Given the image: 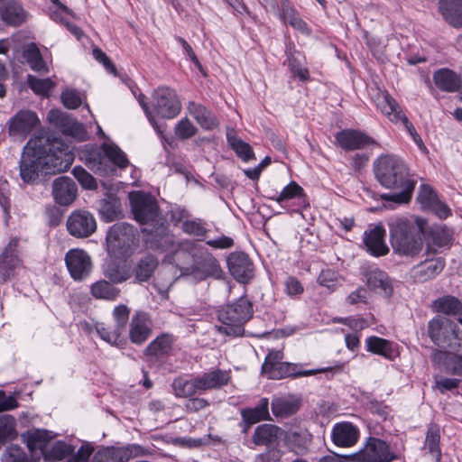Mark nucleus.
<instances>
[{
  "instance_id": "obj_29",
  "label": "nucleus",
  "mask_w": 462,
  "mask_h": 462,
  "mask_svg": "<svg viewBox=\"0 0 462 462\" xmlns=\"http://www.w3.org/2000/svg\"><path fill=\"white\" fill-rule=\"evenodd\" d=\"M0 17L6 24L16 26L25 20V13L17 0H0Z\"/></svg>"
},
{
  "instance_id": "obj_9",
  "label": "nucleus",
  "mask_w": 462,
  "mask_h": 462,
  "mask_svg": "<svg viewBox=\"0 0 462 462\" xmlns=\"http://www.w3.org/2000/svg\"><path fill=\"white\" fill-rule=\"evenodd\" d=\"M136 235L134 228L127 223L113 225L106 235L108 250L116 253L126 254L128 249L135 244Z\"/></svg>"
},
{
  "instance_id": "obj_19",
  "label": "nucleus",
  "mask_w": 462,
  "mask_h": 462,
  "mask_svg": "<svg viewBox=\"0 0 462 462\" xmlns=\"http://www.w3.org/2000/svg\"><path fill=\"white\" fill-rule=\"evenodd\" d=\"M18 239L12 238L0 254V281L5 282L20 268L21 260L17 251Z\"/></svg>"
},
{
  "instance_id": "obj_5",
  "label": "nucleus",
  "mask_w": 462,
  "mask_h": 462,
  "mask_svg": "<svg viewBox=\"0 0 462 462\" xmlns=\"http://www.w3.org/2000/svg\"><path fill=\"white\" fill-rule=\"evenodd\" d=\"M253 316L251 302L245 298H240L233 304L227 305L218 311V319L222 326L219 330L226 335L240 337L244 335V325Z\"/></svg>"
},
{
  "instance_id": "obj_31",
  "label": "nucleus",
  "mask_w": 462,
  "mask_h": 462,
  "mask_svg": "<svg viewBox=\"0 0 462 462\" xmlns=\"http://www.w3.org/2000/svg\"><path fill=\"white\" fill-rule=\"evenodd\" d=\"M197 250L196 245L191 241L178 242L177 246L169 257V261L180 268H184L185 265L195 262L194 257Z\"/></svg>"
},
{
  "instance_id": "obj_56",
  "label": "nucleus",
  "mask_w": 462,
  "mask_h": 462,
  "mask_svg": "<svg viewBox=\"0 0 462 462\" xmlns=\"http://www.w3.org/2000/svg\"><path fill=\"white\" fill-rule=\"evenodd\" d=\"M72 173L83 189L90 190L97 189V185L96 180L83 167L76 166L72 170Z\"/></svg>"
},
{
  "instance_id": "obj_41",
  "label": "nucleus",
  "mask_w": 462,
  "mask_h": 462,
  "mask_svg": "<svg viewBox=\"0 0 462 462\" xmlns=\"http://www.w3.org/2000/svg\"><path fill=\"white\" fill-rule=\"evenodd\" d=\"M241 416L243 421H249V424H255L261 420L270 419L269 401L267 398H262L254 408H246L242 410Z\"/></svg>"
},
{
  "instance_id": "obj_15",
  "label": "nucleus",
  "mask_w": 462,
  "mask_h": 462,
  "mask_svg": "<svg viewBox=\"0 0 462 462\" xmlns=\"http://www.w3.org/2000/svg\"><path fill=\"white\" fill-rule=\"evenodd\" d=\"M375 103L381 112L392 122L397 123L402 121L406 130L411 136L417 134L412 124L408 120L406 116L402 113V110L396 100L391 97L388 92H380L376 97Z\"/></svg>"
},
{
  "instance_id": "obj_39",
  "label": "nucleus",
  "mask_w": 462,
  "mask_h": 462,
  "mask_svg": "<svg viewBox=\"0 0 462 462\" xmlns=\"http://www.w3.org/2000/svg\"><path fill=\"white\" fill-rule=\"evenodd\" d=\"M9 134L23 139L29 135V111L21 110L9 121Z\"/></svg>"
},
{
  "instance_id": "obj_58",
  "label": "nucleus",
  "mask_w": 462,
  "mask_h": 462,
  "mask_svg": "<svg viewBox=\"0 0 462 462\" xmlns=\"http://www.w3.org/2000/svg\"><path fill=\"white\" fill-rule=\"evenodd\" d=\"M439 199L433 189L429 185H421L418 195V201L421 207L429 209V208Z\"/></svg>"
},
{
  "instance_id": "obj_53",
  "label": "nucleus",
  "mask_w": 462,
  "mask_h": 462,
  "mask_svg": "<svg viewBox=\"0 0 462 462\" xmlns=\"http://www.w3.org/2000/svg\"><path fill=\"white\" fill-rule=\"evenodd\" d=\"M15 436L14 420L11 416L0 417V447Z\"/></svg>"
},
{
  "instance_id": "obj_33",
  "label": "nucleus",
  "mask_w": 462,
  "mask_h": 462,
  "mask_svg": "<svg viewBox=\"0 0 462 462\" xmlns=\"http://www.w3.org/2000/svg\"><path fill=\"white\" fill-rule=\"evenodd\" d=\"M433 81L436 87L446 92L458 90L461 84L459 76L449 69H439L433 74Z\"/></svg>"
},
{
  "instance_id": "obj_57",
  "label": "nucleus",
  "mask_w": 462,
  "mask_h": 462,
  "mask_svg": "<svg viewBox=\"0 0 462 462\" xmlns=\"http://www.w3.org/2000/svg\"><path fill=\"white\" fill-rule=\"evenodd\" d=\"M31 69L47 73L49 72L48 66L43 60L42 54L35 43L31 42Z\"/></svg>"
},
{
  "instance_id": "obj_12",
  "label": "nucleus",
  "mask_w": 462,
  "mask_h": 462,
  "mask_svg": "<svg viewBox=\"0 0 462 462\" xmlns=\"http://www.w3.org/2000/svg\"><path fill=\"white\" fill-rule=\"evenodd\" d=\"M132 211L141 224L153 221L158 215V205L153 197L141 191L130 193Z\"/></svg>"
},
{
  "instance_id": "obj_4",
  "label": "nucleus",
  "mask_w": 462,
  "mask_h": 462,
  "mask_svg": "<svg viewBox=\"0 0 462 462\" xmlns=\"http://www.w3.org/2000/svg\"><path fill=\"white\" fill-rule=\"evenodd\" d=\"M85 162L95 173L107 176L116 171V167L126 168L129 161L125 153L113 143H104L87 151Z\"/></svg>"
},
{
  "instance_id": "obj_6",
  "label": "nucleus",
  "mask_w": 462,
  "mask_h": 462,
  "mask_svg": "<svg viewBox=\"0 0 462 462\" xmlns=\"http://www.w3.org/2000/svg\"><path fill=\"white\" fill-rule=\"evenodd\" d=\"M54 438L51 431L39 429H31V457L33 450L39 448L45 460L60 461L74 452V448L64 441H56L49 445Z\"/></svg>"
},
{
  "instance_id": "obj_25",
  "label": "nucleus",
  "mask_w": 462,
  "mask_h": 462,
  "mask_svg": "<svg viewBox=\"0 0 462 462\" xmlns=\"http://www.w3.org/2000/svg\"><path fill=\"white\" fill-rule=\"evenodd\" d=\"M335 138L339 146L346 151L363 149L365 146L374 143L371 137L359 131L352 129H346L338 132Z\"/></svg>"
},
{
  "instance_id": "obj_44",
  "label": "nucleus",
  "mask_w": 462,
  "mask_h": 462,
  "mask_svg": "<svg viewBox=\"0 0 462 462\" xmlns=\"http://www.w3.org/2000/svg\"><path fill=\"white\" fill-rule=\"evenodd\" d=\"M172 390L176 397L186 398L200 393L197 377L187 379L178 377L172 382Z\"/></svg>"
},
{
  "instance_id": "obj_51",
  "label": "nucleus",
  "mask_w": 462,
  "mask_h": 462,
  "mask_svg": "<svg viewBox=\"0 0 462 462\" xmlns=\"http://www.w3.org/2000/svg\"><path fill=\"white\" fill-rule=\"evenodd\" d=\"M60 99L66 108L76 109L83 104L85 96L76 89L66 88L62 91Z\"/></svg>"
},
{
  "instance_id": "obj_22",
  "label": "nucleus",
  "mask_w": 462,
  "mask_h": 462,
  "mask_svg": "<svg viewBox=\"0 0 462 462\" xmlns=\"http://www.w3.org/2000/svg\"><path fill=\"white\" fill-rule=\"evenodd\" d=\"M230 273L240 282H247L253 277V263L247 254L234 252L227 257Z\"/></svg>"
},
{
  "instance_id": "obj_61",
  "label": "nucleus",
  "mask_w": 462,
  "mask_h": 462,
  "mask_svg": "<svg viewBox=\"0 0 462 462\" xmlns=\"http://www.w3.org/2000/svg\"><path fill=\"white\" fill-rule=\"evenodd\" d=\"M175 133L181 139H189L196 134L197 128L188 118H183L176 125Z\"/></svg>"
},
{
  "instance_id": "obj_43",
  "label": "nucleus",
  "mask_w": 462,
  "mask_h": 462,
  "mask_svg": "<svg viewBox=\"0 0 462 462\" xmlns=\"http://www.w3.org/2000/svg\"><path fill=\"white\" fill-rule=\"evenodd\" d=\"M90 292L96 299L115 300L120 295V290L106 280H99L91 285Z\"/></svg>"
},
{
  "instance_id": "obj_16",
  "label": "nucleus",
  "mask_w": 462,
  "mask_h": 462,
  "mask_svg": "<svg viewBox=\"0 0 462 462\" xmlns=\"http://www.w3.org/2000/svg\"><path fill=\"white\" fill-rule=\"evenodd\" d=\"M65 262L70 276L75 281L88 277L92 269L90 256L81 249H71L65 255Z\"/></svg>"
},
{
  "instance_id": "obj_48",
  "label": "nucleus",
  "mask_w": 462,
  "mask_h": 462,
  "mask_svg": "<svg viewBox=\"0 0 462 462\" xmlns=\"http://www.w3.org/2000/svg\"><path fill=\"white\" fill-rule=\"evenodd\" d=\"M434 307L438 312L447 315H457L462 310L461 302L457 298L451 296L435 300Z\"/></svg>"
},
{
  "instance_id": "obj_21",
  "label": "nucleus",
  "mask_w": 462,
  "mask_h": 462,
  "mask_svg": "<svg viewBox=\"0 0 462 462\" xmlns=\"http://www.w3.org/2000/svg\"><path fill=\"white\" fill-rule=\"evenodd\" d=\"M274 365L275 366L263 374L269 379L279 380L285 377L310 376L319 373H325L329 370V368L303 370L301 364L288 362H282Z\"/></svg>"
},
{
  "instance_id": "obj_35",
  "label": "nucleus",
  "mask_w": 462,
  "mask_h": 462,
  "mask_svg": "<svg viewBox=\"0 0 462 462\" xmlns=\"http://www.w3.org/2000/svg\"><path fill=\"white\" fill-rule=\"evenodd\" d=\"M453 232L446 226H435L430 230L428 240V251L436 253L438 249L448 247L451 245Z\"/></svg>"
},
{
  "instance_id": "obj_47",
  "label": "nucleus",
  "mask_w": 462,
  "mask_h": 462,
  "mask_svg": "<svg viewBox=\"0 0 462 462\" xmlns=\"http://www.w3.org/2000/svg\"><path fill=\"white\" fill-rule=\"evenodd\" d=\"M99 212L102 218L106 222L115 220L120 214V202L117 198L108 196L100 203Z\"/></svg>"
},
{
  "instance_id": "obj_10",
  "label": "nucleus",
  "mask_w": 462,
  "mask_h": 462,
  "mask_svg": "<svg viewBox=\"0 0 462 462\" xmlns=\"http://www.w3.org/2000/svg\"><path fill=\"white\" fill-rule=\"evenodd\" d=\"M152 98L157 114L163 118H174L181 110V103L176 92L170 88H158L154 90Z\"/></svg>"
},
{
  "instance_id": "obj_23",
  "label": "nucleus",
  "mask_w": 462,
  "mask_h": 462,
  "mask_svg": "<svg viewBox=\"0 0 462 462\" xmlns=\"http://www.w3.org/2000/svg\"><path fill=\"white\" fill-rule=\"evenodd\" d=\"M359 436V429L348 421L336 423L331 430L332 442L339 448H351L355 446Z\"/></svg>"
},
{
  "instance_id": "obj_59",
  "label": "nucleus",
  "mask_w": 462,
  "mask_h": 462,
  "mask_svg": "<svg viewBox=\"0 0 462 462\" xmlns=\"http://www.w3.org/2000/svg\"><path fill=\"white\" fill-rule=\"evenodd\" d=\"M177 245H178V242L175 241L174 236L171 234H168V233L159 236L154 241V245L158 249L167 252L168 257L171 256V254L174 251Z\"/></svg>"
},
{
  "instance_id": "obj_45",
  "label": "nucleus",
  "mask_w": 462,
  "mask_h": 462,
  "mask_svg": "<svg viewBox=\"0 0 462 462\" xmlns=\"http://www.w3.org/2000/svg\"><path fill=\"white\" fill-rule=\"evenodd\" d=\"M174 338L171 335L162 334L152 340L145 349L147 355L162 356L168 354L172 347Z\"/></svg>"
},
{
  "instance_id": "obj_26",
  "label": "nucleus",
  "mask_w": 462,
  "mask_h": 462,
  "mask_svg": "<svg viewBox=\"0 0 462 462\" xmlns=\"http://www.w3.org/2000/svg\"><path fill=\"white\" fill-rule=\"evenodd\" d=\"M187 270H189V274L199 281L206 280L208 277L218 279L222 274L218 261L210 254H207L199 262L195 261L194 264Z\"/></svg>"
},
{
  "instance_id": "obj_63",
  "label": "nucleus",
  "mask_w": 462,
  "mask_h": 462,
  "mask_svg": "<svg viewBox=\"0 0 462 462\" xmlns=\"http://www.w3.org/2000/svg\"><path fill=\"white\" fill-rule=\"evenodd\" d=\"M182 229L185 233L196 236H203L207 229L201 219L187 220L182 224Z\"/></svg>"
},
{
  "instance_id": "obj_30",
  "label": "nucleus",
  "mask_w": 462,
  "mask_h": 462,
  "mask_svg": "<svg viewBox=\"0 0 462 462\" xmlns=\"http://www.w3.org/2000/svg\"><path fill=\"white\" fill-rule=\"evenodd\" d=\"M445 267V261L441 257L425 260L412 269V276L418 282H423L435 278Z\"/></svg>"
},
{
  "instance_id": "obj_17",
  "label": "nucleus",
  "mask_w": 462,
  "mask_h": 462,
  "mask_svg": "<svg viewBox=\"0 0 462 462\" xmlns=\"http://www.w3.org/2000/svg\"><path fill=\"white\" fill-rule=\"evenodd\" d=\"M386 231L382 224L370 225L364 233L366 251L374 257L384 256L389 253L385 243Z\"/></svg>"
},
{
  "instance_id": "obj_49",
  "label": "nucleus",
  "mask_w": 462,
  "mask_h": 462,
  "mask_svg": "<svg viewBox=\"0 0 462 462\" xmlns=\"http://www.w3.org/2000/svg\"><path fill=\"white\" fill-rule=\"evenodd\" d=\"M104 275L112 283H122L131 277V272L125 266L109 264L104 269Z\"/></svg>"
},
{
  "instance_id": "obj_46",
  "label": "nucleus",
  "mask_w": 462,
  "mask_h": 462,
  "mask_svg": "<svg viewBox=\"0 0 462 462\" xmlns=\"http://www.w3.org/2000/svg\"><path fill=\"white\" fill-rule=\"evenodd\" d=\"M440 430L437 424H430L426 433L424 448L429 451L437 460L441 457L439 448Z\"/></svg>"
},
{
  "instance_id": "obj_54",
  "label": "nucleus",
  "mask_w": 462,
  "mask_h": 462,
  "mask_svg": "<svg viewBox=\"0 0 462 462\" xmlns=\"http://www.w3.org/2000/svg\"><path fill=\"white\" fill-rule=\"evenodd\" d=\"M3 462H29V457L18 445H11L2 454Z\"/></svg>"
},
{
  "instance_id": "obj_28",
  "label": "nucleus",
  "mask_w": 462,
  "mask_h": 462,
  "mask_svg": "<svg viewBox=\"0 0 462 462\" xmlns=\"http://www.w3.org/2000/svg\"><path fill=\"white\" fill-rule=\"evenodd\" d=\"M199 390L205 392L218 389L228 383L230 374L228 371L216 369L197 376Z\"/></svg>"
},
{
  "instance_id": "obj_52",
  "label": "nucleus",
  "mask_w": 462,
  "mask_h": 462,
  "mask_svg": "<svg viewBox=\"0 0 462 462\" xmlns=\"http://www.w3.org/2000/svg\"><path fill=\"white\" fill-rule=\"evenodd\" d=\"M305 196L303 189L295 181L290 182L281 193L273 199L277 203L282 204L284 200L295 198L302 199Z\"/></svg>"
},
{
  "instance_id": "obj_14",
  "label": "nucleus",
  "mask_w": 462,
  "mask_h": 462,
  "mask_svg": "<svg viewBox=\"0 0 462 462\" xmlns=\"http://www.w3.org/2000/svg\"><path fill=\"white\" fill-rule=\"evenodd\" d=\"M67 229L72 236L85 238L96 231L97 222L90 212L75 210L67 219Z\"/></svg>"
},
{
  "instance_id": "obj_64",
  "label": "nucleus",
  "mask_w": 462,
  "mask_h": 462,
  "mask_svg": "<svg viewBox=\"0 0 462 462\" xmlns=\"http://www.w3.org/2000/svg\"><path fill=\"white\" fill-rule=\"evenodd\" d=\"M284 357L283 352L282 350H273L269 352L267 355L264 363L262 365V373L264 374L268 370L272 369L274 365L280 364L282 362Z\"/></svg>"
},
{
  "instance_id": "obj_7",
  "label": "nucleus",
  "mask_w": 462,
  "mask_h": 462,
  "mask_svg": "<svg viewBox=\"0 0 462 462\" xmlns=\"http://www.w3.org/2000/svg\"><path fill=\"white\" fill-rule=\"evenodd\" d=\"M350 457L356 462H392L399 458L385 441L375 438L369 439L364 448Z\"/></svg>"
},
{
  "instance_id": "obj_60",
  "label": "nucleus",
  "mask_w": 462,
  "mask_h": 462,
  "mask_svg": "<svg viewBox=\"0 0 462 462\" xmlns=\"http://www.w3.org/2000/svg\"><path fill=\"white\" fill-rule=\"evenodd\" d=\"M338 273L332 270H323L318 278V282L320 286L328 288L329 291H334L338 282Z\"/></svg>"
},
{
  "instance_id": "obj_24",
  "label": "nucleus",
  "mask_w": 462,
  "mask_h": 462,
  "mask_svg": "<svg viewBox=\"0 0 462 462\" xmlns=\"http://www.w3.org/2000/svg\"><path fill=\"white\" fill-rule=\"evenodd\" d=\"M78 189L72 179L67 176L53 181L52 194L55 201L61 206H69L77 198Z\"/></svg>"
},
{
  "instance_id": "obj_3",
  "label": "nucleus",
  "mask_w": 462,
  "mask_h": 462,
  "mask_svg": "<svg viewBox=\"0 0 462 462\" xmlns=\"http://www.w3.org/2000/svg\"><path fill=\"white\" fill-rule=\"evenodd\" d=\"M426 224V220L420 217L413 220L402 217L390 219V240L393 252L401 255L418 254L422 248L421 235Z\"/></svg>"
},
{
  "instance_id": "obj_42",
  "label": "nucleus",
  "mask_w": 462,
  "mask_h": 462,
  "mask_svg": "<svg viewBox=\"0 0 462 462\" xmlns=\"http://www.w3.org/2000/svg\"><path fill=\"white\" fill-rule=\"evenodd\" d=\"M158 266V261L151 254L142 257L136 263L134 272L135 280L138 282H147Z\"/></svg>"
},
{
  "instance_id": "obj_13",
  "label": "nucleus",
  "mask_w": 462,
  "mask_h": 462,
  "mask_svg": "<svg viewBox=\"0 0 462 462\" xmlns=\"http://www.w3.org/2000/svg\"><path fill=\"white\" fill-rule=\"evenodd\" d=\"M48 121L65 135L74 137L79 141L87 138V132L82 124L59 109H51L47 116Z\"/></svg>"
},
{
  "instance_id": "obj_32",
  "label": "nucleus",
  "mask_w": 462,
  "mask_h": 462,
  "mask_svg": "<svg viewBox=\"0 0 462 462\" xmlns=\"http://www.w3.org/2000/svg\"><path fill=\"white\" fill-rule=\"evenodd\" d=\"M189 114L193 116L197 123L206 130H211L218 125L215 116L201 104L189 101L187 105Z\"/></svg>"
},
{
  "instance_id": "obj_11",
  "label": "nucleus",
  "mask_w": 462,
  "mask_h": 462,
  "mask_svg": "<svg viewBox=\"0 0 462 462\" xmlns=\"http://www.w3.org/2000/svg\"><path fill=\"white\" fill-rule=\"evenodd\" d=\"M457 329V325L446 317H436L428 324V334L439 346H451V340L458 337Z\"/></svg>"
},
{
  "instance_id": "obj_40",
  "label": "nucleus",
  "mask_w": 462,
  "mask_h": 462,
  "mask_svg": "<svg viewBox=\"0 0 462 462\" xmlns=\"http://www.w3.org/2000/svg\"><path fill=\"white\" fill-rule=\"evenodd\" d=\"M226 139L229 146L244 162H249L250 160L255 159L254 151L250 144L240 139L236 135L235 130L227 129Z\"/></svg>"
},
{
  "instance_id": "obj_27",
  "label": "nucleus",
  "mask_w": 462,
  "mask_h": 462,
  "mask_svg": "<svg viewBox=\"0 0 462 462\" xmlns=\"http://www.w3.org/2000/svg\"><path fill=\"white\" fill-rule=\"evenodd\" d=\"M279 17L284 23H289L302 34L310 35L311 30L301 19L294 6L288 0H282L279 6Z\"/></svg>"
},
{
  "instance_id": "obj_36",
  "label": "nucleus",
  "mask_w": 462,
  "mask_h": 462,
  "mask_svg": "<svg viewBox=\"0 0 462 462\" xmlns=\"http://www.w3.org/2000/svg\"><path fill=\"white\" fill-rule=\"evenodd\" d=\"M440 11L453 27H462V0H440Z\"/></svg>"
},
{
  "instance_id": "obj_62",
  "label": "nucleus",
  "mask_w": 462,
  "mask_h": 462,
  "mask_svg": "<svg viewBox=\"0 0 462 462\" xmlns=\"http://www.w3.org/2000/svg\"><path fill=\"white\" fill-rule=\"evenodd\" d=\"M19 176L23 183H29V141L23 145L19 162Z\"/></svg>"
},
{
  "instance_id": "obj_55",
  "label": "nucleus",
  "mask_w": 462,
  "mask_h": 462,
  "mask_svg": "<svg viewBox=\"0 0 462 462\" xmlns=\"http://www.w3.org/2000/svg\"><path fill=\"white\" fill-rule=\"evenodd\" d=\"M55 83L51 79H37L31 76V89L37 95L48 97Z\"/></svg>"
},
{
  "instance_id": "obj_2",
  "label": "nucleus",
  "mask_w": 462,
  "mask_h": 462,
  "mask_svg": "<svg viewBox=\"0 0 462 462\" xmlns=\"http://www.w3.org/2000/svg\"><path fill=\"white\" fill-rule=\"evenodd\" d=\"M73 161L69 147L60 139L44 136L31 139V180L38 171L44 174L65 171Z\"/></svg>"
},
{
  "instance_id": "obj_38",
  "label": "nucleus",
  "mask_w": 462,
  "mask_h": 462,
  "mask_svg": "<svg viewBox=\"0 0 462 462\" xmlns=\"http://www.w3.org/2000/svg\"><path fill=\"white\" fill-rule=\"evenodd\" d=\"M14 59L21 64L29 63V35L27 32H18L12 36Z\"/></svg>"
},
{
  "instance_id": "obj_1",
  "label": "nucleus",
  "mask_w": 462,
  "mask_h": 462,
  "mask_svg": "<svg viewBox=\"0 0 462 462\" xmlns=\"http://www.w3.org/2000/svg\"><path fill=\"white\" fill-rule=\"evenodd\" d=\"M374 170L376 180L385 189H392L389 194H382L381 199L395 204H404L411 200L415 182L409 175L406 163L399 157L385 155L379 157Z\"/></svg>"
},
{
  "instance_id": "obj_18",
  "label": "nucleus",
  "mask_w": 462,
  "mask_h": 462,
  "mask_svg": "<svg viewBox=\"0 0 462 462\" xmlns=\"http://www.w3.org/2000/svg\"><path fill=\"white\" fill-rule=\"evenodd\" d=\"M363 276L364 282L371 291L384 298L391 297L393 288L385 272L378 268H369L363 273Z\"/></svg>"
},
{
  "instance_id": "obj_8",
  "label": "nucleus",
  "mask_w": 462,
  "mask_h": 462,
  "mask_svg": "<svg viewBox=\"0 0 462 462\" xmlns=\"http://www.w3.org/2000/svg\"><path fill=\"white\" fill-rule=\"evenodd\" d=\"M130 309L125 304L116 306L112 311L113 326L105 327L103 324L97 326V331L101 338L111 345H116L120 337L125 330L129 321Z\"/></svg>"
},
{
  "instance_id": "obj_37",
  "label": "nucleus",
  "mask_w": 462,
  "mask_h": 462,
  "mask_svg": "<svg viewBox=\"0 0 462 462\" xmlns=\"http://www.w3.org/2000/svg\"><path fill=\"white\" fill-rule=\"evenodd\" d=\"M281 429L273 424H262L255 428L252 441L256 446H270L274 444L279 437Z\"/></svg>"
},
{
  "instance_id": "obj_50",
  "label": "nucleus",
  "mask_w": 462,
  "mask_h": 462,
  "mask_svg": "<svg viewBox=\"0 0 462 462\" xmlns=\"http://www.w3.org/2000/svg\"><path fill=\"white\" fill-rule=\"evenodd\" d=\"M366 348L374 354L383 356H389L392 351L391 343L388 340L375 336L366 338Z\"/></svg>"
},
{
  "instance_id": "obj_34",
  "label": "nucleus",
  "mask_w": 462,
  "mask_h": 462,
  "mask_svg": "<svg viewBox=\"0 0 462 462\" xmlns=\"http://www.w3.org/2000/svg\"><path fill=\"white\" fill-rule=\"evenodd\" d=\"M300 400L293 395L274 398L272 402V411L277 417L286 418L298 411Z\"/></svg>"
},
{
  "instance_id": "obj_20",
  "label": "nucleus",
  "mask_w": 462,
  "mask_h": 462,
  "mask_svg": "<svg viewBox=\"0 0 462 462\" xmlns=\"http://www.w3.org/2000/svg\"><path fill=\"white\" fill-rule=\"evenodd\" d=\"M152 323L148 313L138 310L129 323V338L132 343L142 345L152 334Z\"/></svg>"
}]
</instances>
